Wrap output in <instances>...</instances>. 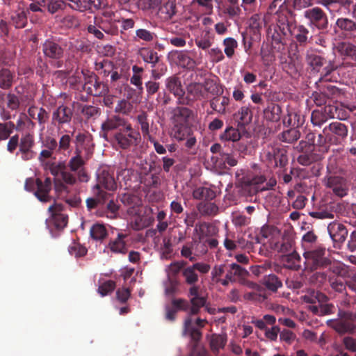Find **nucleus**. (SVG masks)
<instances>
[{
  "label": "nucleus",
  "instance_id": "f257e3e1",
  "mask_svg": "<svg viewBox=\"0 0 356 356\" xmlns=\"http://www.w3.org/2000/svg\"><path fill=\"white\" fill-rule=\"evenodd\" d=\"M117 182L114 178V172L108 167L103 168L97 175V184L93 188L94 194L102 201L106 200L108 196L107 192L104 191V188L108 191H114L117 189Z\"/></svg>",
  "mask_w": 356,
  "mask_h": 356
},
{
  "label": "nucleus",
  "instance_id": "f03ea898",
  "mask_svg": "<svg viewBox=\"0 0 356 356\" xmlns=\"http://www.w3.org/2000/svg\"><path fill=\"white\" fill-rule=\"evenodd\" d=\"M339 319H330L327 321V325L334 329L339 334L353 333L355 330V325L353 321L356 316L347 312H340Z\"/></svg>",
  "mask_w": 356,
  "mask_h": 356
},
{
  "label": "nucleus",
  "instance_id": "7ed1b4c3",
  "mask_svg": "<svg viewBox=\"0 0 356 356\" xmlns=\"http://www.w3.org/2000/svg\"><path fill=\"white\" fill-rule=\"evenodd\" d=\"M115 140L118 145L123 149L138 144L140 139L138 131L133 129L131 125L127 123L122 129L115 134Z\"/></svg>",
  "mask_w": 356,
  "mask_h": 356
},
{
  "label": "nucleus",
  "instance_id": "20e7f679",
  "mask_svg": "<svg viewBox=\"0 0 356 356\" xmlns=\"http://www.w3.org/2000/svg\"><path fill=\"white\" fill-rule=\"evenodd\" d=\"M190 312V315L187 316L184 321V334L190 335L193 339L198 340L200 338L201 333L200 330L202 328L207 321L200 318L194 317Z\"/></svg>",
  "mask_w": 356,
  "mask_h": 356
},
{
  "label": "nucleus",
  "instance_id": "39448f33",
  "mask_svg": "<svg viewBox=\"0 0 356 356\" xmlns=\"http://www.w3.org/2000/svg\"><path fill=\"white\" fill-rule=\"evenodd\" d=\"M264 181L265 178L261 175H248L243 179L242 188L250 195L255 194L259 191L268 190V188L263 185Z\"/></svg>",
  "mask_w": 356,
  "mask_h": 356
},
{
  "label": "nucleus",
  "instance_id": "423d86ee",
  "mask_svg": "<svg viewBox=\"0 0 356 356\" xmlns=\"http://www.w3.org/2000/svg\"><path fill=\"white\" fill-rule=\"evenodd\" d=\"M325 249L322 248H317L313 250L305 251L303 255L305 259V263L311 265V268L316 269L319 266H323L325 264V259L324 258Z\"/></svg>",
  "mask_w": 356,
  "mask_h": 356
},
{
  "label": "nucleus",
  "instance_id": "0eeeda50",
  "mask_svg": "<svg viewBox=\"0 0 356 356\" xmlns=\"http://www.w3.org/2000/svg\"><path fill=\"white\" fill-rule=\"evenodd\" d=\"M51 214V220L58 229L64 228L67 223V216L63 213V207L60 204L55 203L48 209Z\"/></svg>",
  "mask_w": 356,
  "mask_h": 356
},
{
  "label": "nucleus",
  "instance_id": "6e6552de",
  "mask_svg": "<svg viewBox=\"0 0 356 356\" xmlns=\"http://www.w3.org/2000/svg\"><path fill=\"white\" fill-rule=\"evenodd\" d=\"M36 191L35 195L42 202H48L51 200L49 193L51 190V181L50 178H46L44 181L37 179L35 180Z\"/></svg>",
  "mask_w": 356,
  "mask_h": 356
},
{
  "label": "nucleus",
  "instance_id": "1a4fd4ad",
  "mask_svg": "<svg viewBox=\"0 0 356 356\" xmlns=\"http://www.w3.org/2000/svg\"><path fill=\"white\" fill-rule=\"evenodd\" d=\"M325 186L331 188L338 196L343 197L346 195L348 186L345 179L340 177H330L325 180Z\"/></svg>",
  "mask_w": 356,
  "mask_h": 356
},
{
  "label": "nucleus",
  "instance_id": "9d476101",
  "mask_svg": "<svg viewBox=\"0 0 356 356\" xmlns=\"http://www.w3.org/2000/svg\"><path fill=\"white\" fill-rule=\"evenodd\" d=\"M33 138L30 134L25 135L21 138L19 153L23 160L28 161L33 158L35 153L32 150Z\"/></svg>",
  "mask_w": 356,
  "mask_h": 356
},
{
  "label": "nucleus",
  "instance_id": "9b49d317",
  "mask_svg": "<svg viewBox=\"0 0 356 356\" xmlns=\"http://www.w3.org/2000/svg\"><path fill=\"white\" fill-rule=\"evenodd\" d=\"M191 297V313L192 314H196L199 312L200 309L204 306L206 303V299L200 296L198 288L197 286H192L189 291Z\"/></svg>",
  "mask_w": 356,
  "mask_h": 356
},
{
  "label": "nucleus",
  "instance_id": "f8f14e48",
  "mask_svg": "<svg viewBox=\"0 0 356 356\" xmlns=\"http://www.w3.org/2000/svg\"><path fill=\"white\" fill-rule=\"evenodd\" d=\"M72 116V110L65 105H60L53 113L52 119L59 124L68 123L70 122Z\"/></svg>",
  "mask_w": 356,
  "mask_h": 356
},
{
  "label": "nucleus",
  "instance_id": "ddd939ff",
  "mask_svg": "<svg viewBox=\"0 0 356 356\" xmlns=\"http://www.w3.org/2000/svg\"><path fill=\"white\" fill-rule=\"evenodd\" d=\"M127 124L120 116L113 115L108 118L102 124V130L106 134L111 130L115 129L120 127H124Z\"/></svg>",
  "mask_w": 356,
  "mask_h": 356
},
{
  "label": "nucleus",
  "instance_id": "4468645a",
  "mask_svg": "<svg viewBox=\"0 0 356 356\" xmlns=\"http://www.w3.org/2000/svg\"><path fill=\"white\" fill-rule=\"evenodd\" d=\"M314 298L317 299L318 302H320V309H321L320 310V316L327 315V314H330L333 313L334 305L332 304H330V303L323 304V303L324 301L327 300V297L324 294H323L321 293H316L314 298H310L308 296H305V300L306 301L314 302V303L315 302V301L314 300Z\"/></svg>",
  "mask_w": 356,
  "mask_h": 356
},
{
  "label": "nucleus",
  "instance_id": "2eb2a0df",
  "mask_svg": "<svg viewBox=\"0 0 356 356\" xmlns=\"http://www.w3.org/2000/svg\"><path fill=\"white\" fill-rule=\"evenodd\" d=\"M126 235L123 234H118L117 238L111 240L107 248L112 252L125 254L127 252V244L124 241Z\"/></svg>",
  "mask_w": 356,
  "mask_h": 356
},
{
  "label": "nucleus",
  "instance_id": "dca6fc26",
  "mask_svg": "<svg viewBox=\"0 0 356 356\" xmlns=\"http://www.w3.org/2000/svg\"><path fill=\"white\" fill-rule=\"evenodd\" d=\"M44 53L48 57L59 58L63 55V49L54 42L46 41L44 44Z\"/></svg>",
  "mask_w": 356,
  "mask_h": 356
},
{
  "label": "nucleus",
  "instance_id": "f3484780",
  "mask_svg": "<svg viewBox=\"0 0 356 356\" xmlns=\"http://www.w3.org/2000/svg\"><path fill=\"white\" fill-rule=\"evenodd\" d=\"M165 85L167 89L175 96L181 97L184 93L181 81L175 76H171L167 79Z\"/></svg>",
  "mask_w": 356,
  "mask_h": 356
},
{
  "label": "nucleus",
  "instance_id": "a211bd4d",
  "mask_svg": "<svg viewBox=\"0 0 356 356\" xmlns=\"http://www.w3.org/2000/svg\"><path fill=\"white\" fill-rule=\"evenodd\" d=\"M191 116L192 112L191 110L185 107L179 108L175 113V123L188 125Z\"/></svg>",
  "mask_w": 356,
  "mask_h": 356
},
{
  "label": "nucleus",
  "instance_id": "6ab92c4d",
  "mask_svg": "<svg viewBox=\"0 0 356 356\" xmlns=\"http://www.w3.org/2000/svg\"><path fill=\"white\" fill-rule=\"evenodd\" d=\"M209 343L211 350L218 353L223 348L227 343L225 334H212L209 338Z\"/></svg>",
  "mask_w": 356,
  "mask_h": 356
},
{
  "label": "nucleus",
  "instance_id": "aec40b11",
  "mask_svg": "<svg viewBox=\"0 0 356 356\" xmlns=\"http://www.w3.org/2000/svg\"><path fill=\"white\" fill-rule=\"evenodd\" d=\"M236 120L239 125L244 126L252 121V114L249 107L243 106L235 115Z\"/></svg>",
  "mask_w": 356,
  "mask_h": 356
},
{
  "label": "nucleus",
  "instance_id": "412c9836",
  "mask_svg": "<svg viewBox=\"0 0 356 356\" xmlns=\"http://www.w3.org/2000/svg\"><path fill=\"white\" fill-rule=\"evenodd\" d=\"M328 232L332 238L336 239L338 236L339 240L344 238L347 235V231L343 225L339 223H330L327 227Z\"/></svg>",
  "mask_w": 356,
  "mask_h": 356
},
{
  "label": "nucleus",
  "instance_id": "4be33fe9",
  "mask_svg": "<svg viewBox=\"0 0 356 356\" xmlns=\"http://www.w3.org/2000/svg\"><path fill=\"white\" fill-rule=\"evenodd\" d=\"M193 196L196 200H212L215 197V192L207 187H199L193 191Z\"/></svg>",
  "mask_w": 356,
  "mask_h": 356
},
{
  "label": "nucleus",
  "instance_id": "5701e85b",
  "mask_svg": "<svg viewBox=\"0 0 356 356\" xmlns=\"http://www.w3.org/2000/svg\"><path fill=\"white\" fill-rule=\"evenodd\" d=\"M330 131L332 134L339 136V137H345L347 135V129L346 127L340 122H334L330 124V125L325 127L323 130L324 133L327 131Z\"/></svg>",
  "mask_w": 356,
  "mask_h": 356
},
{
  "label": "nucleus",
  "instance_id": "b1692460",
  "mask_svg": "<svg viewBox=\"0 0 356 356\" xmlns=\"http://www.w3.org/2000/svg\"><path fill=\"white\" fill-rule=\"evenodd\" d=\"M188 125L175 123L172 131V136L178 140H182L189 135Z\"/></svg>",
  "mask_w": 356,
  "mask_h": 356
},
{
  "label": "nucleus",
  "instance_id": "393cba45",
  "mask_svg": "<svg viewBox=\"0 0 356 356\" xmlns=\"http://www.w3.org/2000/svg\"><path fill=\"white\" fill-rule=\"evenodd\" d=\"M304 15L312 23L318 22L325 17L323 10L319 8L307 10Z\"/></svg>",
  "mask_w": 356,
  "mask_h": 356
},
{
  "label": "nucleus",
  "instance_id": "a878e982",
  "mask_svg": "<svg viewBox=\"0 0 356 356\" xmlns=\"http://www.w3.org/2000/svg\"><path fill=\"white\" fill-rule=\"evenodd\" d=\"M241 138L239 131L234 127H228L220 135V139L225 141H238Z\"/></svg>",
  "mask_w": 356,
  "mask_h": 356
},
{
  "label": "nucleus",
  "instance_id": "bb28decb",
  "mask_svg": "<svg viewBox=\"0 0 356 356\" xmlns=\"http://www.w3.org/2000/svg\"><path fill=\"white\" fill-rule=\"evenodd\" d=\"M222 44L225 47V54L228 58H232L238 47L237 41L233 38H227L223 40Z\"/></svg>",
  "mask_w": 356,
  "mask_h": 356
},
{
  "label": "nucleus",
  "instance_id": "cd10ccee",
  "mask_svg": "<svg viewBox=\"0 0 356 356\" xmlns=\"http://www.w3.org/2000/svg\"><path fill=\"white\" fill-rule=\"evenodd\" d=\"M77 154L72 157L68 163L70 169L73 172H77L81 169L85 164V161L80 155V152L76 150Z\"/></svg>",
  "mask_w": 356,
  "mask_h": 356
},
{
  "label": "nucleus",
  "instance_id": "c85d7f7f",
  "mask_svg": "<svg viewBox=\"0 0 356 356\" xmlns=\"http://www.w3.org/2000/svg\"><path fill=\"white\" fill-rule=\"evenodd\" d=\"M86 10H99L106 9L108 6V0H86Z\"/></svg>",
  "mask_w": 356,
  "mask_h": 356
},
{
  "label": "nucleus",
  "instance_id": "c756f323",
  "mask_svg": "<svg viewBox=\"0 0 356 356\" xmlns=\"http://www.w3.org/2000/svg\"><path fill=\"white\" fill-rule=\"evenodd\" d=\"M339 51L353 59H356V47L349 42H341L338 45Z\"/></svg>",
  "mask_w": 356,
  "mask_h": 356
},
{
  "label": "nucleus",
  "instance_id": "7c9ffc66",
  "mask_svg": "<svg viewBox=\"0 0 356 356\" xmlns=\"http://www.w3.org/2000/svg\"><path fill=\"white\" fill-rule=\"evenodd\" d=\"M160 13L164 15L163 18L165 19H170L175 14V4L172 1H167L160 8Z\"/></svg>",
  "mask_w": 356,
  "mask_h": 356
},
{
  "label": "nucleus",
  "instance_id": "2f4dec72",
  "mask_svg": "<svg viewBox=\"0 0 356 356\" xmlns=\"http://www.w3.org/2000/svg\"><path fill=\"white\" fill-rule=\"evenodd\" d=\"M285 266L289 268H298L300 267V257L299 254L294 252L285 257Z\"/></svg>",
  "mask_w": 356,
  "mask_h": 356
},
{
  "label": "nucleus",
  "instance_id": "473e14b6",
  "mask_svg": "<svg viewBox=\"0 0 356 356\" xmlns=\"http://www.w3.org/2000/svg\"><path fill=\"white\" fill-rule=\"evenodd\" d=\"M90 235L94 239L101 240L106 236V230L102 225H94L90 229Z\"/></svg>",
  "mask_w": 356,
  "mask_h": 356
},
{
  "label": "nucleus",
  "instance_id": "72a5a7b5",
  "mask_svg": "<svg viewBox=\"0 0 356 356\" xmlns=\"http://www.w3.org/2000/svg\"><path fill=\"white\" fill-rule=\"evenodd\" d=\"M264 283L266 286L271 291L277 290L282 285L281 282L275 275H269L266 277Z\"/></svg>",
  "mask_w": 356,
  "mask_h": 356
},
{
  "label": "nucleus",
  "instance_id": "f704fd0d",
  "mask_svg": "<svg viewBox=\"0 0 356 356\" xmlns=\"http://www.w3.org/2000/svg\"><path fill=\"white\" fill-rule=\"evenodd\" d=\"M14 127V124L11 122L0 123V140H6L13 132Z\"/></svg>",
  "mask_w": 356,
  "mask_h": 356
},
{
  "label": "nucleus",
  "instance_id": "c9c22d12",
  "mask_svg": "<svg viewBox=\"0 0 356 356\" xmlns=\"http://www.w3.org/2000/svg\"><path fill=\"white\" fill-rule=\"evenodd\" d=\"M128 213L130 215L136 214L134 226L136 229H140L146 226L145 221L143 220L138 213V208L132 207L128 210Z\"/></svg>",
  "mask_w": 356,
  "mask_h": 356
},
{
  "label": "nucleus",
  "instance_id": "e433bc0d",
  "mask_svg": "<svg viewBox=\"0 0 356 356\" xmlns=\"http://www.w3.org/2000/svg\"><path fill=\"white\" fill-rule=\"evenodd\" d=\"M183 275L188 284H194L198 280L197 275L195 273V270L193 268V266L186 268L183 271Z\"/></svg>",
  "mask_w": 356,
  "mask_h": 356
},
{
  "label": "nucleus",
  "instance_id": "4c0bfd02",
  "mask_svg": "<svg viewBox=\"0 0 356 356\" xmlns=\"http://www.w3.org/2000/svg\"><path fill=\"white\" fill-rule=\"evenodd\" d=\"M316 236L312 232H307L302 239V245L305 251L309 250L312 245L315 243Z\"/></svg>",
  "mask_w": 356,
  "mask_h": 356
},
{
  "label": "nucleus",
  "instance_id": "58836bf2",
  "mask_svg": "<svg viewBox=\"0 0 356 356\" xmlns=\"http://www.w3.org/2000/svg\"><path fill=\"white\" fill-rule=\"evenodd\" d=\"M337 24L341 29L345 31H351L356 30V24L353 21L346 18L339 19L337 21Z\"/></svg>",
  "mask_w": 356,
  "mask_h": 356
},
{
  "label": "nucleus",
  "instance_id": "ea45409f",
  "mask_svg": "<svg viewBox=\"0 0 356 356\" xmlns=\"http://www.w3.org/2000/svg\"><path fill=\"white\" fill-rule=\"evenodd\" d=\"M140 55L146 63L155 64L158 60L156 53L147 49H143L140 52Z\"/></svg>",
  "mask_w": 356,
  "mask_h": 356
},
{
  "label": "nucleus",
  "instance_id": "a19ab883",
  "mask_svg": "<svg viewBox=\"0 0 356 356\" xmlns=\"http://www.w3.org/2000/svg\"><path fill=\"white\" fill-rule=\"evenodd\" d=\"M12 75L7 70H3L0 72V87L7 88L11 85Z\"/></svg>",
  "mask_w": 356,
  "mask_h": 356
},
{
  "label": "nucleus",
  "instance_id": "79ce46f5",
  "mask_svg": "<svg viewBox=\"0 0 356 356\" xmlns=\"http://www.w3.org/2000/svg\"><path fill=\"white\" fill-rule=\"evenodd\" d=\"M67 6L76 11L84 12L86 10V0H65Z\"/></svg>",
  "mask_w": 356,
  "mask_h": 356
},
{
  "label": "nucleus",
  "instance_id": "37998d69",
  "mask_svg": "<svg viewBox=\"0 0 356 356\" xmlns=\"http://www.w3.org/2000/svg\"><path fill=\"white\" fill-rule=\"evenodd\" d=\"M11 19L17 28L24 27L26 22V16L23 11L13 14L11 16Z\"/></svg>",
  "mask_w": 356,
  "mask_h": 356
},
{
  "label": "nucleus",
  "instance_id": "c03bdc74",
  "mask_svg": "<svg viewBox=\"0 0 356 356\" xmlns=\"http://www.w3.org/2000/svg\"><path fill=\"white\" fill-rule=\"evenodd\" d=\"M115 287V283L113 281L109 280L103 283L99 286L98 292L102 296H105L109 293L112 292Z\"/></svg>",
  "mask_w": 356,
  "mask_h": 356
},
{
  "label": "nucleus",
  "instance_id": "a18cd8bd",
  "mask_svg": "<svg viewBox=\"0 0 356 356\" xmlns=\"http://www.w3.org/2000/svg\"><path fill=\"white\" fill-rule=\"evenodd\" d=\"M65 1L63 0H51L47 5L48 11L53 14L59 10L63 9L66 4Z\"/></svg>",
  "mask_w": 356,
  "mask_h": 356
},
{
  "label": "nucleus",
  "instance_id": "49530a36",
  "mask_svg": "<svg viewBox=\"0 0 356 356\" xmlns=\"http://www.w3.org/2000/svg\"><path fill=\"white\" fill-rule=\"evenodd\" d=\"M229 103V99L223 97L217 99L212 102L211 106L219 113H224L225 111V106Z\"/></svg>",
  "mask_w": 356,
  "mask_h": 356
},
{
  "label": "nucleus",
  "instance_id": "de8ad7c7",
  "mask_svg": "<svg viewBox=\"0 0 356 356\" xmlns=\"http://www.w3.org/2000/svg\"><path fill=\"white\" fill-rule=\"evenodd\" d=\"M208 53L213 62L218 63L224 59V54L218 47L211 49Z\"/></svg>",
  "mask_w": 356,
  "mask_h": 356
},
{
  "label": "nucleus",
  "instance_id": "09e8293b",
  "mask_svg": "<svg viewBox=\"0 0 356 356\" xmlns=\"http://www.w3.org/2000/svg\"><path fill=\"white\" fill-rule=\"evenodd\" d=\"M261 56L262 62L266 66L270 65L275 60V56L268 49H261Z\"/></svg>",
  "mask_w": 356,
  "mask_h": 356
},
{
  "label": "nucleus",
  "instance_id": "8fccbe9b",
  "mask_svg": "<svg viewBox=\"0 0 356 356\" xmlns=\"http://www.w3.org/2000/svg\"><path fill=\"white\" fill-rule=\"evenodd\" d=\"M138 122L140 124L142 133L144 136H149V123L147 120V116L145 113L140 114L138 116Z\"/></svg>",
  "mask_w": 356,
  "mask_h": 356
},
{
  "label": "nucleus",
  "instance_id": "3c124183",
  "mask_svg": "<svg viewBox=\"0 0 356 356\" xmlns=\"http://www.w3.org/2000/svg\"><path fill=\"white\" fill-rule=\"evenodd\" d=\"M195 44L199 48L207 49L211 46L212 42L210 38L205 35L204 36L196 38Z\"/></svg>",
  "mask_w": 356,
  "mask_h": 356
},
{
  "label": "nucleus",
  "instance_id": "603ef678",
  "mask_svg": "<svg viewBox=\"0 0 356 356\" xmlns=\"http://www.w3.org/2000/svg\"><path fill=\"white\" fill-rule=\"evenodd\" d=\"M165 294L168 296L173 295L177 290V283L168 279L163 283Z\"/></svg>",
  "mask_w": 356,
  "mask_h": 356
},
{
  "label": "nucleus",
  "instance_id": "864d4df0",
  "mask_svg": "<svg viewBox=\"0 0 356 356\" xmlns=\"http://www.w3.org/2000/svg\"><path fill=\"white\" fill-rule=\"evenodd\" d=\"M69 252L75 257H81L86 254V249L79 244H74L69 248Z\"/></svg>",
  "mask_w": 356,
  "mask_h": 356
},
{
  "label": "nucleus",
  "instance_id": "5fc2aeb1",
  "mask_svg": "<svg viewBox=\"0 0 356 356\" xmlns=\"http://www.w3.org/2000/svg\"><path fill=\"white\" fill-rule=\"evenodd\" d=\"M136 35L140 39L147 42L153 40L154 38V34L153 33L143 29H138L136 31Z\"/></svg>",
  "mask_w": 356,
  "mask_h": 356
},
{
  "label": "nucleus",
  "instance_id": "6e6d98bb",
  "mask_svg": "<svg viewBox=\"0 0 356 356\" xmlns=\"http://www.w3.org/2000/svg\"><path fill=\"white\" fill-rule=\"evenodd\" d=\"M48 168L51 172V173L57 176L59 173H62V171L65 169V165L64 163H52L48 165Z\"/></svg>",
  "mask_w": 356,
  "mask_h": 356
},
{
  "label": "nucleus",
  "instance_id": "4d7b16f0",
  "mask_svg": "<svg viewBox=\"0 0 356 356\" xmlns=\"http://www.w3.org/2000/svg\"><path fill=\"white\" fill-rule=\"evenodd\" d=\"M203 86L201 83H193L188 86V91L193 94L195 97L202 95Z\"/></svg>",
  "mask_w": 356,
  "mask_h": 356
},
{
  "label": "nucleus",
  "instance_id": "13d9d810",
  "mask_svg": "<svg viewBox=\"0 0 356 356\" xmlns=\"http://www.w3.org/2000/svg\"><path fill=\"white\" fill-rule=\"evenodd\" d=\"M131 109L130 104L125 100L119 101L115 108L117 113H127Z\"/></svg>",
  "mask_w": 356,
  "mask_h": 356
},
{
  "label": "nucleus",
  "instance_id": "bf43d9fd",
  "mask_svg": "<svg viewBox=\"0 0 356 356\" xmlns=\"http://www.w3.org/2000/svg\"><path fill=\"white\" fill-rule=\"evenodd\" d=\"M280 337L282 341L291 343L295 340L296 335L289 330H284L280 332Z\"/></svg>",
  "mask_w": 356,
  "mask_h": 356
},
{
  "label": "nucleus",
  "instance_id": "052dcab7",
  "mask_svg": "<svg viewBox=\"0 0 356 356\" xmlns=\"http://www.w3.org/2000/svg\"><path fill=\"white\" fill-rule=\"evenodd\" d=\"M343 342L347 350L352 352H356V339L351 337H344Z\"/></svg>",
  "mask_w": 356,
  "mask_h": 356
},
{
  "label": "nucleus",
  "instance_id": "680f3d73",
  "mask_svg": "<svg viewBox=\"0 0 356 356\" xmlns=\"http://www.w3.org/2000/svg\"><path fill=\"white\" fill-rule=\"evenodd\" d=\"M81 113L86 118H90L98 113V108L92 106H85L83 107Z\"/></svg>",
  "mask_w": 356,
  "mask_h": 356
},
{
  "label": "nucleus",
  "instance_id": "e2e57ef3",
  "mask_svg": "<svg viewBox=\"0 0 356 356\" xmlns=\"http://www.w3.org/2000/svg\"><path fill=\"white\" fill-rule=\"evenodd\" d=\"M63 22L70 28L76 27L79 24V19L73 15H67L64 17Z\"/></svg>",
  "mask_w": 356,
  "mask_h": 356
},
{
  "label": "nucleus",
  "instance_id": "0e129e2a",
  "mask_svg": "<svg viewBox=\"0 0 356 356\" xmlns=\"http://www.w3.org/2000/svg\"><path fill=\"white\" fill-rule=\"evenodd\" d=\"M311 120L315 126H321L325 122L321 113L318 111H314L312 112Z\"/></svg>",
  "mask_w": 356,
  "mask_h": 356
},
{
  "label": "nucleus",
  "instance_id": "69168bd1",
  "mask_svg": "<svg viewBox=\"0 0 356 356\" xmlns=\"http://www.w3.org/2000/svg\"><path fill=\"white\" fill-rule=\"evenodd\" d=\"M116 295L118 300L122 302H124L129 299L130 296V291L127 288H122L117 291Z\"/></svg>",
  "mask_w": 356,
  "mask_h": 356
},
{
  "label": "nucleus",
  "instance_id": "338daca9",
  "mask_svg": "<svg viewBox=\"0 0 356 356\" xmlns=\"http://www.w3.org/2000/svg\"><path fill=\"white\" fill-rule=\"evenodd\" d=\"M61 177L64 182L70 185H73L76 181L75 176L71 172L65 171V170L62 171Z\"/></svg>",
  "mask_w": 356,
  "mask_h": 356
},
{
  "label": "nucleus",
  "instance_id": "774afa93",
  "mask_svg": "<svg viewBox=\"0 0 356 356\" xmlns=\"http://www.w3.org/2000/svg\"><path fill=\"white\" fill-rule=\"evenodd\" d=\"M280 328L277 326H273L268 328L265 332L266 337L271 341H275L277 338Z\"/></svg>",
  "mask_w": 356,
  "mask_h": 356
}]
</instances>
